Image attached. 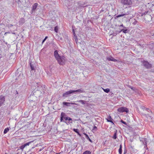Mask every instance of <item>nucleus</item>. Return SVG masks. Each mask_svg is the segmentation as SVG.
Wrapping results in <instances>:
<instances>
[{
	"label": "nucleus",
	"instance_id": "obj_1",
	"mask_svg": "<svg viewBox=\"0 0 154 154\" xmlns=\"http://www.w3.org/2000/svg\"><path fill=\"white\" fill-rule=\"evenodd\" d=\"M72 119L66 115L65 113L63 112H62L60 115V121L66 123L67 125L68 124L72 123V122H70V121H72Z\"/></svg>",
	"mask_w": 154,
	"mask_h": 154
},
{
	"label": "nucleus",
	"instance_id": "obj_2",
	"mask_svg": "<svg viewBox=\"0 0 154 154\" xmlns=\"http://www.w3.org/2000/svg\"><path fill=\"white\" fill-rule=\"evenodd\" d=\"M57 60L60 65H63L65 64L66 61V58L63 56H60Z\"/></svg>",
	"mask_w": 154,
	"mask_h": 154
},
{
	"label": "nucleus",
	"instance_id": "obj_3",
	"mask_svg": "<svg viewBox=\"0 0 154 154\" xmlns=\"http://www.w3.org/2000/svg\"><path fill=\"white\" fill-rule=\"evenodd\" d=\"M117 111L120 112H128V109L127 108L123 107L119 108L118 109Z\"/></svg>",
	"mask_w": 154,
	"mask_h": 154
},
{
	"label": "nucleus",
	"instance_id": "obj_4",
	"mask_svg": "<svg viewBox=\"0 0 154 154\" xmlns=\"http://www.w3.org/2000/svg\"><path fill=\"white\" fill-rule=\"evenodd\" d=\"M121 3L124 5H131L132 4L131 0H121Z\"/></svg>",
	"mask_w": 154,
	"mask_h": 154
},
{
	"label": "nucleus",
	"instance_id": "obj_5",
	"mask_svg": "<svg viewBox=\"0 0 154 154\" xmlns=\"http://www.w3.org/2000/svg\"><path fill=\"white\" fill-rule=\"evenodd\" d=\"M143 64L144 66L147 68H150L152 66V65L147 61H143Z\"/></svg>",
	"mask_w": 154,
	"mask_h": 154
},
{
	"label": "nucleus",
	"instance_id": "obj_6",
	"mask_svg": "<svg viewBox=\"0 0 154 154\" xmlns=\"http://www.w3.org/2000/svg\"><path fill=\"white\" fill-rule=\"evenodd\" d=\"M73 90H70L67 91L63 94V96L66 97H67L68 95L73 93Z\"/></svg>",
	"mask_w": 154,
	"mask_h": 154
},
{
	"label": "nucleus",
	"instance_id": "obj_7",
	"mask_svg": "<svg viewBox=\"0 0 154 154\" xmlns=\"http://www.w3.org/2000/svg\"><path fill=\"white\" fill-rule=\"evenodd\" d=\"M38 6V4L37 3H34L32 5V10L31 11V13L32 14L33 12H35L36 8Z\"/></svg>",
	"mask_w": 154,
	"mask_h": 154
},
{
	"label": "nucleus",
	"instance_id": "obj_8",
	"mask_svg": "<svg viewBox=\"0 0 154 154\" xmlns=\"http://www.w3.org/2000/svg\"><path fill=\"white\" fill-rule=\"evenodd\" d=\"M63 105L68 106H71L70 104L71 105H77V104L74 103H68V102H63Z\"/></svg>",
	"mask_w": 154,
	"mask_h": 154
},
{
	"label": "nucleus",
	"instance_id": "obj_9",
	"mask_svg": "<svg viewBox=\"0 0 154 154\" xmlns=\"http://www.w3.org/2000/svg\"><path fill=\"white\" fill-rule=\"evenodd\" d=\"M29 104L30 106L32 107L36 105V103L35 101L31 100H29Z\"/></svg>",
	"mask_w": 154,
	"mask_h": 154
},
{
	"label": "nucleus",
	"instance_id": "obj_10",
	"mask_svg": "<svg viewBox=\"0 0 154 154\" xmlns=\"http://www.w3.org/2000/svg\"><path fill=\"white\" fill-rule=\"evenodd\" d=\"M5 101V97L3 96H0V106L4 103Z\"/></svg>",
	"mask_w": 154,
	"mask_h": 154
},
{
	"label": "nucleus",
	"instance_id": "obj_11",
	"mask_svg": "<svg viewBox=\"0 0 154 154\" xmlns=\"http://www.w3.org/2000/svg\"><path fill=\"white\" fill-rule=\"evenodd\" d=\"M25 22V20L24 18H20L18 21L19 24L20 25H22Z\"/></svg>",
	"mask_w": 154,
	"mask_h": 154
},
{
	"label": "nucleus",
	"instance_id": "obj_12",
	"mask_svg": "<svg viewBox=\"0 0 154 154\" xmlns=\"http://www.w3.org/2000/svg\"><path fill=\"white\" fill-rule=\"evenodd\" d=\"M54 55L56 60L58 58H59L60 57V56L59 55L58 51L57 50H56L54 51Z\"/></svg>",
	"mask_w": 154,
	"mask_h": 154
},
{
	"label": "nucleus",
	"instance_id": "obj_13",
	"mask_svg": "<svg viewBox=\"0 0 154 154\" xmlns=\"http://www.w3.org/2000/svg\"><path fill=\"white\" fill-rule=\"evenodd\" d=\"M140 141H142L144 145H146L147 143V139L146 138H142L141 139H140Z\"/></svg>",
	"mask_w": 154,
	"mask_h": 154
},
{
	"label": "nucleus",
	"instance_id": "obj_14",
	"mask_svg": "<svg viewBox=\"0 0 154 154\" xmlns=\"http://www.w3.org/2000/svg\"><path fill=\"white\" fill-rule=\"evenodd\" d=\"M106 120H107V122H111L112 123L114 124V123L112 121L113 119H112V118H111V117L110 116H109L108 117V119H106Z\"/></svg>",
	"mask_w": 154,
	"mask_h": 154
},
{
	"label": "nucleus",
	"instance_id": "obj_15",
	"mask_svg": "<svg viewBox=\"0 0 154 154\" xmlns=\"http://www.w3.org/2000/svg\"><path fill=\"white\" fill-rule=\"evenodd\" d=\"M107 59L109 61H111L114 62H116L117 61V60L116 59H115L112 57H108L107 58Z\"/></svg>",
	"mask_w": 154,
	"mask_h": 154
},
{
	"label": "nucleus",
	"instance_id": "obj_16",
	"mask_svg": "<svg viewBox=\"0 0 154 154\" xmlns=\"http://www.w3.org/2000/svg\"><path fill=\"white\" fill-rule=\"evenodd\" d=\"M73 92L74 93L75 92H80L82 93L84 92H85V91L84 90L82 89V88H80L78 90H73Z\"/></svg>",
	"mask_w": 154,
	"mask_h": 154
},
{
	"label": "nucleus",
	"instance_id": "obj_17",
	"mask_svg": "<svg viewBox=\"0 0 154 154\" xmlns=\"http://www.w3.org/2000/svg\"><path fill=\"white\" fill-rule=\"evenodd\" d=\"M84 134L86 138L89 140L92 143V141L91 140L90 138L88 136L86 133H83Z\"/></svg>",
	"mask_w": 154,
	"mask_h": 154
},
{
	"label": "nucleus",
	"instance_id": "obj_18",
	"mask_svg": "<svg viewBox=\"0 0 154 154\" xmlns=\"http://www.w3.org/2000/svg\"><path fill=\"white\" fill-rule=\"evenodd\" d=\"M122 146L121 144L120 146V148L119 150V154H122Z\"/></svg>",
	"mask_w": 154,
	"mask_h": 154
},
{
	"label": "nucleus",
	"instance_id": "obj_19",
	"mask_svg": "<svg viewBox=\"0 0 154 154\" xmlns=\"http://www.w3.org/2000/svg\"><path fill=\"white\" fill-rule=\"evenodd\" d=\"M9 128H5L4 131V134H6L7 132L9 131Z\"/></svg>",
	"mask_w": 154,
	"mask_h": 154
},
{
	"label": "nucleus",
	"instance_id": "obj_20",
	"mask_svg": "<svg viewBox=\"0 0 154 154\" xmlns=\"http://www.w3.org/2000/svg\"><path fill=\"white\" fill-rule=\"evenodd\" d=\"M73 131L75 132H76L78 134L79 136L81 135L79 133L78 129L74 128L73 129Z\"/></svg>",
	"mask_w": 154,
	"mask_h": 154
},
{
	"label": "nucleus",
	"instance_id": "obj_21",
	"mask_svg": "<svg viewBox=\"0 0 154 154\" xmlns=\"http://www.w3.org/2000/svg\"><path fill=\"white\" fill-rule=\"evenodd\" d=\"M104 91L106 93H108L110 91V90L109 88H107L106 89H103L102 88Z\"/></svg>",
	"mask_w": 154,
	"mask_h": 154
},
{
	"label": "nucleus",
	"instance_id": "obj_22",
	"mask_svg": "<svg viewBox=\"0 0 154 154\" xmlns=\"http://www.w3.org/2000/svg\"><path fill=\"white\" fill-rule=\"evenodd\" d=\"M77 102L81 103L83 104H84L85 103V101L83 100H80L79 101H77Z\"/></svg>",
	"mask_w": 154,
	"mask_h": 154
},
{
	"label": "nucleus",
	"instance_id": "obj_23",
	"mask_svg": "<svg viewBox=\"0 0 154 154\" xmlns=\"http://www.w3.org/2000/svg\"><path fill=\"white\" fill-rule=\"evenodd\" d=\"M82 154H91V153L90 151L87 150L84 152Z\"/></svg>",
	"mask_w": 154,
	"mask_h": 154
},
{
	"label": "nucleus",
	"instance_id": "obj_24",
	"mask_svg": "<svg viewBox=\"0 0 154 154\" xmlns=\"http://www.w3.org/2000/svg\"><path fill=\"white\" fill-rule=\"evenodd\" d=\"M26 147V145L25 144H24L22 145V146H20L19 147V148L23 150L24 148Z\"/></svg>",
	"mask_w": 154,
	"mask_h": 154
},
{
	"label": "nucleus",
	"instance_id": "obj_25",
	"mask_svg": "<svg viewBox=\"0 0 154 154\" xmlns=\"http://www.w3.org/2000/svg\"><path fill=\"white\" fill-rule=\"evenodd\" d=\"M127 15V14H121L118 15V16H116V17H122V16H123L124 15Z\"/></svg>",
	"mask_w": 154,
	"mask_h": 154
},
{
	"label": "nucleus",
	"instance_id": "obj_26",
	"mask_svg": "<svg viewBox=\"0 0 154 154\" xmlns=\"http://www.w3.org/2000/svg\"><path fill=\"white\" fill-rule=\"evenodd\" d=\"M54 30V31H55V32H58V28L57 26L55 27Z\"/></svg>",
	"mask_w": 154,
	"mask_h": 154
},
{
	"label": "nucleus",
	"instance_id": "obj_27",
	"mask_svg": "<svg viewBox=\"0 0 154 154\" xmlns=\"http://www.w3.org/2000/svg\"><path fill=\"white\" fill-rule=\"evenodd\" d=\"M147 17L149 18V19L150 21L151 20H152V17L151 16V15H147Z\"/></svg>",
	"mask_w": 154,
	"mask_h": 154
},
{
	"label": "nucleus",
	"instance_id": "obj_28",
	"mask_svg": "<svg viewBox=\"0 0 154 154\" xmlns=\"http://www.w3.org/2000/svg\"><path fill=\"white\" fill-rule=\"evenodd\" d=\"M30 66L31 68V69L32 70H34V67L33 66V65L31 64V63H30Z\"/></svg>",
	"mask_w": 154,
	"mask_h": 154
},
{
	"label": "nucleus",
	"instance_id": "obj_29",
	"mask_svg": "<svg viewBox=\"0 0 154 154\" xmlns=\"http://www.w3.org/2000/svg\"><path fill=\"white\" fill-rule=\"evenodd\" d=\"M117 138V136H116V133H115L114 135V136H113V138L114 139H116Z\"/></svg>",
	"mask_w": 154,
	"mask_h": 154
},
{
	"label": "nucleus",
	"instance_id": "obj_30",
	"mask_svg": "<svg viewBox=\"0 0 154 154\" xmlns=\"http://www.w3.org/2000/svg\"><path fill=\"white\" fill-rule=\"evenodd\" d=\"M97 128L96 126H94L93 128V130H95V131H96L97 130Z\"/></svg>",
	"mask_w": 154,
	"mask_h": 154
},
{
	"label": "nucleus",
	"instance_id": "obj_31",
	"mask_svg": "<svg viewBox=\"0 0 154 154\" xmlns=\"http://www.w3.org/2000/svg\"><path fill=\"white\" fill-rule=\"evenodd\" d=\"M48 38V36H46L45 37V38L43 40L42 42V44H43V43L46 40V39H47V38Z\"/></svg>",
	"mask_w": 154,
	"mask_h": 154
},
{
	"label": "nucleus",
	"instance_id": "obj_32",
	"mask_svg": "<svg viewBox=\"0 0 154 154\" xmlns=\"http://www.w3.org/2000/svg\"><path fill=\"white\" fill-rule=\"evenodd\" d=\"M30 143H31V142H29L28 143H25L26 145V146H29Z\"/></svg>",
	"mask_w": 154,
	"mask_h": 154
},
{
	"label": "nucleus",
	"instance_id": "obj_33",
	"mask_svg": "<svg viewBox=\"0 0 154 154\" xmlns=\"http://www.w3.org/2000/svg\"><path fill=\"white\" fill-rule=\"evenodd\" d=\"M130 88L132 90H133L134 91H135V90H136V89L135 88L133 87H131Z\"/></svg>",
	"mask_w": 154,
	"mask_h": 154
},
{
	"label": "nucleus",
	"instance_id": "obj_34",
	"mask_svg": "<svg viewBox=\"0 0 154 154\" xmlns=\"http://www.w3.org/2000/svg\"><path fill=\"white\" fill-rule=\"evenodd\" d=\"M121 122L123 123V124H125V125H127V123L125 121H123L122 120L121 121Z\"/></svg>",
	"mask_w": 154,
	"mask_h": 154
},
{
	"label": "nucleus",
	"instance_id": "obj_35",
	"mask_svg": "<svg viewBox=\"0 0 154 154\" xmlns=\"http://www.w3.org/2000/svg\"><path fill=\"white\" fill-rule=\"evenodd\" d=\"M122 31H123V32L124 33H126V31H127V30H123V29H122Z\"/></svg>",
	"mask_w": 154,
	"mask_h": 154
},
{
	"label": "nucleus",
	"instance_id": "obj_36",
	"mask_svg": "<svg viewBox=\"0 0 154 154\" xmlns=\"http://www.w3.org/2000/svg\"><path fill=\"white\" fill-rule=\"evenodd\" d=\"M13 25L11 24H9L8 25V26L9 27H11V26H13Z\"/></svg>",
	"mask_w": 154,
	"mask_h": 154
},
{
	"label": "nucleus",
	"instance_id": "obj_37",
	"mask_svg": "<svg viewBox=\"0 0 154 154\" xmlns=\"http://www.w3.org/2000/svg\"><path fill=\"white\" fill-rule=\"evenodd\" d=\"M146 109L148 112H149V111H150V112H152L151 111H150V110L149 109Z\"/></svg>",
	"mask_w": 154,
	"mask_h": 154
},
{
	"label": "nucleus",
	"instance_id": "obj_38",
	"mask_svg": "<svg viewBox=\"0 0 154 154\" xmlns=\"http://www.w3.org/2000/svg\"><path fill=\"white\" fill-rule=\"evenodd\" d=\"M73 35H74V36L75 37V36H76V37H77V36H76V35H75V32H74V33H73Z\"/></svg>",
	"mask_w": 154,
	"mask_h": 154
},
{
	"label": "nucleus",
	"instance_id": "obj_39",
	"mask_svg": "<svg viewBox=\"0 0 154 154\" xmlns=\"http://www.w3.org/2000/svg\"><path fill=\"white\" fill-rule=\"evenodd\" d=\"M8 33V32H6L5 33V35H6Z\"/></svg>",
	"mask_w": 154,
	"mask_h": 154
},
{
	"label": "nucleus",
	"instance_id": "obj_40",
	"mask_svg": "<svg viewBox=\"0 0 154 154\" xmlns=\"http://www.w3.org/2000/svg\"><path fill=\"white\" fill-rule=\"evenodd\" d=\"M72 32L73 33L74 32H75V31H74V30L73 29H72Z\"/></svg>",
	"mask_w": 154,
	"mask_h": 154
},
{
	"label": "nucleus",
	"instance_id": "obj_41",
	"mask_svg": "<svg viewBox=\"0 0 154 154\" xmlns=\"http://www.w3.org/2000/svg\"><path fill=\"white\" fill-rule=\"evenodd\" d=\"M120 26H123V25L122 24Z\"/></svg>",
	"mask_w": 154,
	"mask_h": 154
},
{
	"label": "nucleus",
	"instance_id": "obj_42",
	"mask_svg": "<svg viewBox=\"0 0 154 154\" xmlns=\"http://www.w3.org/2000/svg\"><path fill=\"white\" fill-rule=\"evenodd\" d=\"M8 32V33H10V32Z\"/></svg>",
	"mask_w": 154,
	"mask_h": 154
},
{
	"label": "nucleus",
	"instance_id": "obj_43",
	"mask_svg": "<svg viewBox=\"0 0 154 154\" xmlns=\"http://www.w3.org/2000/svg\"><path fill=\"white\" fill-rule=\"evenodd\" d=\"M38 92H40V91H38Z\"/></svg>",
	"mask_w": 154,
	"mask_h": 154
},
{
	"label": "nucleus",
	"instance_id": "obj_44",
	"mask_svg": "<svg viewBox=\"0 0 154 154\" xmlns=\"http://www.w3.org/2000/svg\"><path fill=\"white\" fill-rule=\"evenodd\" d=\"M125 152L124 154H125Z\"/></svg>",
	"mask_w": 154,
	"mask_h": 154
},
{
	"label": "nucleus",
	"instance_id": "obj_45",
	"mask_svg": "<svg viewBox=\"0 0 154 154\" xmlns=\"http://www.w3.org/2000/svg\"><path fill=\"white\" fill-rule=\"evenodd\" d=\"M12 33V34H15V33Z\"/></svg>",
	"mask_w": 154,
	"mask_h": 154
},
{
	"label": "nucleus",
	"instance_id": "obj_46",
	"mask_svg": "<svg viewBox=\"0 0 154 154\" xmlns=\"http://www.w3.org/2000/svg\"><path fill=\"white\" fill-rule=\"evenodd\" d=\"M32 154V153H31V154Z\"/></svg>",
	"mask_w": 154,
	"mask_h": 154
}]
</instances>
